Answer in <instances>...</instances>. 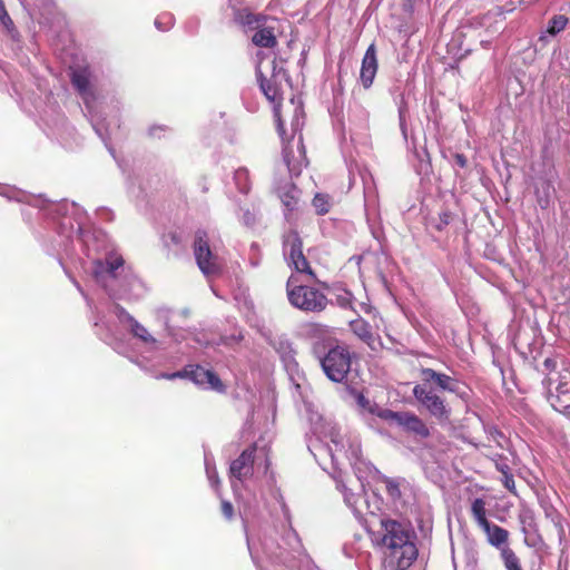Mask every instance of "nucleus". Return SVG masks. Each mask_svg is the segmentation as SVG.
<instances>
[{
	"instance_id": "aec40b11",
	"label": "nucleus",
	"mask_w": 570,
	"mask_h": 570,
	"mask_svg": "<svg viewBox=\"0 0 570 570\" xmlns=\"http://www.w3.org/2000/svg\"><path fill=\"white\" fill-rule=\"evenodd\" d=\"M471 513L480 528H483L490 522L487 518L485 501L481 498L473 500L471 504Z\"/></svg>"
},
{
	"instance_id": "cd10ccee",
	"label": "nucleus",
	"mask_w": 570,
	"mask_h": 570,
	"mask_svg": "<svg viewBox=\"0 0 570 570\" xmlns=\"http://www.w3.org/2000/svg\"><path fill=\"white\" fill-rule=\"evenodd\" d=\"M220 511L227 520L234 517V507L230 502L223 500L220 503Z\"/></svg>"
},
{
	"instance_id": "9d476101",
	"label": "nucleus",
	"mask_w": 570,
	"mask_h": 570,
	"mask_svg": "<svg viewBox=\"0 0 570 570\" xmlns=\"http://www.w3.org/2000/svg\"><path fill=\"white\" fill-rule=\"evenodd\" d=\"M229 6L233 9L234 22L248 30H254L258 26H262V23H267L269 20L276 21L275 18H271L264 13H255L249 8H237L232 4V0H229Z\"/></svg>"
},
{
	"instance_id": "f8f14e48",
	"label": "nucleus",
	"mask_w": 570,
	"mask_h": 570,
	"mask_svg": "<svg viewBox=\"0 0 570 570\" xmlns=\"http://www.w3.org/2000/svg\"><path fill=\"white\" fill-rule=\"evenodd\" d=\"M256 77H257V81L259 83V88L263 91L264 96L271 102L274 104V107L278 106V108H281L283 95L281 91L279 83L277 82L275 76L273 75L271 78H267L263 75L261 68L257 67Z\"/></svg>"
},
{
	"instance_id": "e433bc0d",
	"label": "nucleus",
	"mask_w": 570,
	"mask_h": 570,
	"mask_svg": "<svg viewBox=\"0 0 570 570\" xmlns=\"http://www.w3.org/2000/svg\"><path fill=\"white\" fill-rule=\"evenodd\" d=\"M247 174H248V173H247V170H246V169L240 168V169H238V170L236 171L235 177H236V179H239V178H242V177H245V178H246V177H247Z\"/></svg>"
},
{
	"instance_id": "423d86ee",
	"label": "nucleus",
	"mask_w": 570,
	"mask_h": 570,
	"mask_svg": "<svg viewBox=\"0 0 570 570\" xmlns=\"http://www.w3.org/2000/svg\"><path fill=\"white\" fill-rule=\"evenodd\" d=\"M283 252L288 266L297 273L316 279L317 275L303 253V240L297 230L291 229L283 236Z\"/></svg>"
},
{
	"instance_id": "ea45409f",
	"label": "nucleus",
	"mask_w": 570,
	"mask_h": 570,
	"mask_svg": "<svg viewBox=\"0 0 570 570\" xmlns=\"http://www.w3.org/2000/svg\"><path fill=\"white\" fill-rule=\"evenodd\" d=\"M539 204L541 205V207H546L547 206V204H542L541 199H539Z\"/></svg>"
},
{
	"instance_id": "0eeeda50",
	"label": "nucleus",
	"mask_w": 570,
	"mask_h": 570,
	"mask_svg": "<svg viewBox=\"0 0 570 570\" xmlns=\"http://www.w3.org/2000/svg\"><path fill=\"white\" fill-rule=\"evenodd\" d=\"M196 264L205 276L218 275L222 272L218 256L213 253L208 235L205 230H197L193 244Z\"/></svg>"
},
{
	"instance_id": "7ed1b4c3",
	"label": "nucleus",
	"mask_w": 570,
	"mask_h": 570,
	"mask_svg": "<svg viewBox=\"0 0 570 570\" xmlns=\"http://www.w3.org/2000/svg\"><path fill=\"white\" fill-rule=\"evenodd\" d=\"M286 295L293 307L306 313H322L330 304V299L321 289L298 284L294 275H291L286 282Z\"/></svg>"
},
{
	"instance_id": "7c9ffc66",
	"label": "nucleus",
	"mask_w": 570,
	"mask_h": 570,
	"mask_svg": "<svg viewBox=\"0 0 570 570\" xmlns=\"http://www.w3.org/2000/svg\"><path fill=\"white\" fill-rule=\"evenodd\" d=\"M117 316L120 321H126L130 324V317H132L122 306L117 305Z\"/></svg>"
},
{
	"instance_id": "c9c22d12",
	"label": "nucleus",
	"mask_w": 570,
	"mask_h": 570,
	"mask_svg": "<svg viewBox=\"0 0 570 570\" xmlns=\"http://www.w3.org/2000/svg\"><path fill=\"white\" fill-rule=\"evenodd\" d=\"M165 128L161 126L153 127L149 130L150 136L153 137H160V132H164Z\"/></svg>"
},
{
	"instance_id": "c756f323",
	"label": "nucleus",
	"mask_w": 570,
	"mask_h": 570,
	"mask_svg": "<svg viewBox=\"0 0 570 570\" xmlns=\"http://www.w3.org/2000/svg\"><path fill=\"white\" fill-rule=\"evenodd\" d=\"M282 202L288 209H294L297 205V199L291 193L284 194Z\"/></svg>"
},
{
	"instance_id": "dca6fc26",
	"label": "nucleus",
	"mask_w": 570,
	"mask_h": 570,
	"mask_svg": "<svg viewBox=\"0 0 570 570\" xmlns=\"http://www.w3.org/2000/svg\"><path fill=\"white\" fill-rule=\"evenodd\" d=\"M124 258L121 256L107 257L105 262H97L95 267L96 277H100L104 274H108L111 277H116V271L124 266Z\"/></svg>"
},
{
	"instance_id": "f257e3e1",
	"label": "nucleus",
	"mask_w": 570,
	"mask_h": 570,
	"mask_svg": "<svg viewBox=\"0 0 570 570\" xmlns=\"http://www.w3.org/2000/svg\"><path fill=\"white\" fill-rule=\"evenodd\" d=\"M419 377L412 391L416 402L439 423L450 422L452 410L439 391L456 392L458 380L430 367H421Z\"/></svg>"
},
{
	"instance_id": "9b49d317",
	"label": "nucleus",
	"mask_w": 570,
	"mask_h": 570,
	"mask_svg": "<svg viewBox=\"0 0 570 570\" xmlns=\"http://www.w3.org/2000/svg\"><path fill=\"white\" fill-rule=\"evenodd\" d=\"M377 68H379V63H377V57H376V47H375V43H371L367 47L365 55L362 59V66H361V72H360V79H361L362 86L365 89H368L372 86L373 80L377 72Z\"/></svg>"
},
{
	"instance_id": "f03ea898",
	"label": "nucleus",
	"mask_w": 570,
	"mask_h": 570,
	"mask_svg": "<svg viewBox=\"0 0 570 570\" xmlns=\"http://www.w3.org/2000/svg\"><path fill=\"white\" fill-rule=\"evenodd\" d=\"M382 527L385 531L381 540L385 561L396 570L409 569L419 554L410 531L399 521L391 519L382 520Z\"/></svg>"
},
{
	"instance_id": "ddd939ff",
	"label": "nucleus",
	"mask_w": 570,
	"mask_h": 570,
	"mask_svg": "<svg viewBox=\"0 0 570 570\" xmlns=\"http://www.w3.org/2000/svg\"><path fill=\"white\" fill-rule=\"evenodd\" d=\"M352 333L364 342L371 350L376 351L381 346L380 337L376 336L372 326L364 318H356L350 322Z\"/></svg>"
},
{
	"instance_id": "72a5a7b5",
	"label": "nucleus",
	"mask_w": 570,
	"mask_h": 570,
	"mask_svg": "<svg viewBox=\"0 0 570 570\" xmlns=\"http://www.w3.org/2000/svg\"><path fill=\"white\" fill-rule=\"evenodd\" d=\"M543 366L548 370V371H554L556 367H557V362L553 360V358H546L544 362H543Z\"/></svg>"
},
{
	"instance_id": "f3484780",
	"label": "nucleus",
	"mask_w": 570,
	"mask_h": 570,
	"mask_svg": "<svg viewBox=\"0 0 570 570\" xmlns=\"http://www.w3.org/2000/svg\"><path fill=\"white\" fill-rule=\"evenodd\" d=\"M71 82L73 87L78 90V92L87 101V96L90 95V81L88 72L86 70H75L71 75Z\"/></svg>"
},
{
	"instance_id": "f704fd0d",
	"label": "nucleus",
	"mask_w": 570,
	"mask_h": 570,
	"mask_svg": "<svg viewBox=\"0 0 570 570\" xmlns=\"http://www.w3.org/2000/svg\"><path fill=\"white\" fill-rule=\"evenodd\" d=\"M167 236L174 245H179L181 242L180 236L176 232H170Z\"/></svg>"
},
{
	"instance_id": "bb28decb",
	"label": "nucleus",
	"mask_w": 570,
	"mask_h": 570,
	"mask_svg": "<svg viewBox=\"0 0 570 570\" xmlns=\"http://www.w3.org/2000/svg\"><path fill=\"white\" fill-rule=\"evenodd\" d=\"M452 220V214L449 210L442 212L439 215V223L436 224V229L442 230L445 226L450 224Z\"/></svg>"
},
{
	"instance_id": "4be33fe9",
	"label": "nucleus",
	"mask_w": 570,
	"mask_h": 570,
	"mask_svg": "<svg viewBox=\"0 0 570 570\" xmlns=\"http://www.w3.org/2000/svg\"><path fill=\"white\" fill-rule=\"evenodd\" d=\"M131 334L146 343H154L155 338L148 333L147 328L138 323L134 317H130Z\"/></svg>"
},
{
	"instance_id": "a19ab883",
	"label": "nucleus",
	"mask_w": 570,
	"mask_h": 570,
	"mask_svg": "<svg viewBox=\"0 0 570 570\" xmlns=\"http://www.w3.org/2000/svg\"><path fill=\"white\" fill-rule=\"evenodd\" d=\"M0 2H2V0H0Z\"/></svg>"
},
{
	"instance_id": "2eb2a0df",
	"label": "nucleus",
	"mask_w": 570,
	"mask_h": 570,
	"mask_svg": "<svg viewBox=\"0 0 570 570\" xmlns=\"http://www.w3.org/2000/svg\"><path fill=\"white\" fill-rule=\"evenodd\" d=\"M487 535L488 542L501 550L502 547L508 546L509 531L504 528L489 522L487 525L481 528Z\"/></svg>"
},
{
	"instance_id": "20e7f679",
	"label": "nucleus",
	"mask_w": 570,
	"mask_h": 570,
	"mask_svg": "<svg viewBox=\"0 0 570 570\" xmlns=\"http://www.w3.org/2000/svg\"><path fill=\"white\" fill-rule=\"evenodd\" d=\"M320 363L327 379L342 383L351 371L352 354L346 346L335 345L320 357Z\"/></svg>"
},
{
	"instance_id": "b1692460",
	"label": "nucleus",
	"mask_w": 570,
	"mask_h": 570,
	"mask_svg": "<svg viewBox=\"0 0 570 570\" xmlns=\"http://www.w3.org/2000/svg\"><path fill=\"white\" fill-rule=\"evenodd\" d=\"M382 482L385 484V490L392 499L401 498L400 483L396 480L383 476Z\"/></svg>"
},
{
	"instance_id": "39448f33",
	"label": "nucleus",
	"mask_w": 570,
	"mask_h": 570,
	"mask_svg": "<svg viewBox=\"0 0 570 570\" xmlns=\"http://www.w3.org/2000/svg\"><path fill=\"white\" fill-rule=\"evenodd\" d=\"M376 416L383 421L396 424L405 433L414 435L420 439H428L431 436V431L428 424L413 412L410 411H393L390 409H381L376 412Z\"/></svg>"
},
{
	"instance_id": "a211bd4d",
	"label": "nucleus",
	"mask_w": 570,
	"mask_h": 570,
	"mask_svg": "<svg viewBox=\"0 0 570 570\" xmlns=\"http://www.w3.org/2000/svg\"><path fill=\"white\" fill-rule=\"evenodd\" d=\"M312 206L318 216H324L332 209L333 197L326 193H316L312 199Z\"/></svg>"
},
{
	"instance_id": "2f4dec72",
	"label": "nucleus",
	"mask_w": 570,
	"mask_h": 570,
	"mask_svg": "<svg viewBox=\"0 0 570 570\" xmlns=\"http://www.w3.org/2000/svg\"><path fill=\"white\" fill-rule=\"evenodd\" d=\"M495 468L498 471L501 472L502 475L511 472L509 464L507 462L502 461L501 459L495 460Z\"/></svg>"
},
{
	"instance_id": "58836bf2",
	"label": "nucleus",
	"mask_w": 570,
	"mask_h": 570,
	"mask_svg": "<svg viewBox=\"0 0 570 570\" xmlns=\"http://www.w3.org/2000/svg\"><path fill=\"white\" fill-rule=\"evenodd\" d=\"M261 451H262V452H264V454H265V456H266V466H265V469L267 470V469H268V466H269V460H268V456H267L266 449H265V448H263V449H261Z\"/></svg>"
},
{
	"instance_id": "4468645a",
	"label": "nucleus",
	"mask_w": 570,
	"mask_h": 570,
	"mask_svg": "<svg viewBox=\"0 0 570 570\" xmlns=\"http://www.w3.org/2000/svg\"><path fill=\"white\" fill-rule=\"evenodd\" d=\"M255 33L252 36V42L258 48L274 49L277 45V37L275 35V28L267 23H262L254 29Z\"/></svg>"
},
{
	"instance_id": "5701e85b",
	"label": "nucleus",
	"mask_w": 570,
	"mask_h": 570,
	"mask_svg": "<svg viewBox=\"0 0 570 570\" xmlns=\"http://www.w3.org/2000/svg\"><path fill=\"white\" fill-rule=\"evenodd\" d=\"M0 22L7 30V32L10 33L12 37L14 33H17L16 26L7 11L3 1L0 2Z\"/></svg>"
},
{
	"instance_id": "473e14b6",
	"label": "nucleus",
	"mask_w": 570,
	"mask_h": 570,
	"mask_svg": "<svg viewBox=\"0 0 570 570\" xmlns=\"http://www.w3.org/2000/svg\"><path fill=\"white\" fill-rule=\"evenodd\" d=\"M454 161L461 168H465L468 166L466 157L463 154H455Z\"/></svg>"
},
{
	"instance_id": "1a4fd4ad",
	"label": "nucleus",
	"mask_w": 570,
	"mask_h": 570,
	"mask_svg": "<svg viewBox=\"0 0 570 570\" xmlns=\"http://www.w3.org/2000/svg\"><path fill=\"white\" fill-rule=\"evenodd\" d=\"M258 448L253 443L245 449L237 459H235L229 466L230 475L242 481L245 478L252 476L254 471V463Z\"/></svg>"
},
{
	"instance_id": "6ab92c4d",
	"label": "nucleus",
	"mask_w": 570,
	"mask_h": 570,
	"mask_svg": "<svg viewBox=\"0 0 570 570\" xmlns=\"http://www.w3.org/2000/svg\"><path fill=\"white\" fill-rule=\"evenodd\" d=\"M500 558L505 570H523L520 558L509 546L501 548Z\"/></svg>"
},
{
	"instance_id": "393cba45",
	"label": "nucleus",
	"mask_w": 570,
	"mask_h": 570,
	"mask_svg": "<svg viewBox=\"0 0 570 570\" xmlns=\"http://www.w3.org/2000/svg\"><path fill=\"white\" fill-rule=\"evenodd\" d=\"M274 117L276 121V130L279 137L282 138L283 141H288L291 138L287 137L285 125L281 115V108H278V106L274 107Z\"/></svg>"
},
{
	"instance_id": "412c9836",
	"label": "nucleus",
	"mask_w": 570,
	"mask_h": 570,
	"mask_svg": "<svg viewBox=\"0 0 570 570\" xmlns=\"http://www.w3.org/2000/svg\"><path fill=\"white\" fill-rule=\"evenodd\" d=\"M568 22L569 19L564 14H556L549 20L547 31L549 35L556 36L566 29Z\"/></svg>"
},
{
	"instance_id": "4c0bfd02",
	"label": "nucleus",
	"mask_w": 570,
	"mask_h": 570,
	"mask_svg": "<svg viewBox=\"0 0 570 570\" xmlns=\"http://www.w3.org/2000/svg\"><path fill=\"white\" fill-rule=\"evenodd\" d=\"M557 391H558L559 393L564 394V393L568 391V389H567V383H560V384H559V386L557 387Z\"/></svg>"
},
{
	"instance_id": "c85d7f7f",
	"label": "nucleus",
	"mask_w": 570,
	"mask_h": 570,
	"mask_svg": "<svg viewBox=\"0 0 570 570\" xmlns=\"http://www.w3.org/2000/svg\"><path fill=\"white\" fill-rule=\"evenodd\" d=\"M336 301L341 307L348 308L352 306V294L346 292L344 295H338Z\"/></svg>"
},
{
	"instance_id": "6e6552de",
	"label": "nucleus",
	"mask_w": 570,
	"mask_h": 570,
	"mask_svg": "<svg viewBox=\"0 0 570 570\" xmlns=\"http://www.w3.org/2000/svg\"><path fill=\"white\" fill-rule=\"evenodd\" d=\"M161 377L168 380L188 377L197 385L208 384L210 389L217 392L225 391V385L223 384L218 375L215 372L206 370L200 365H189L183 371H178L171 374H161Z\"/></svg>"
},
{
	"instance_id": "a878e982",
	"label": "nucleus",
	"mask_w": 570,
	"mask_h": 570,
	"mask_svg": "<svg viewBox=\"0 0 570 570\" xmlns=\"http://www.w3.org/2000/svg\"><path fill=\"white\" fill-rule=\"evenodd\" d=\"M501 481H502L504 488L511 494L518 497V491H517V488H515L514 478H513V474L511 472H509L507 474H503L502 478H501Z\"/></svg>"
}]
</instances>
